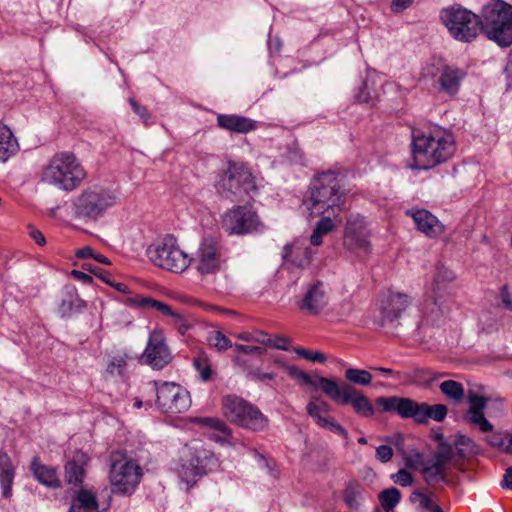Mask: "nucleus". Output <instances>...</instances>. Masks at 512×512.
<instances>
[{
    "label": "nucleus",
    "mask_w": 512,
    "mask_h": 512,
    "mask_svg": "<svg viewBox=\"0 0 512 512\" xmlns=\"http://www.w3.org/2000/svg\"><path fill=\"white\" fill-rule=\"evenodd\" d=\"M250 376L252 380L265 382L268 380H274L276 378V374L273 372H262L260 369H254L250 372Z\"/></svg>",
    "instance_id": "052dcab7"
},
{
    "label": "nucleus",
    "mask_w": 512,
    "mask_h": 512,
    "mask_svg": "<svg viewBox=\"0 0 512 512\" xmlns=\"http://www.w3.org/2000/svg\"><path fill=\"white\" fill-rule=\"evenodd\" d=\"M329 304V294L322 281H314L307 285L303 298L298 304L301 311L309 315H319Z\"/></svg>",
    "instance_id": "a211bd4d"
},
{
    "label": "nucleus",
    "mask_w": 512,
    "mask_h": 512,
    "mask_svg": "<svg viewBox=\"0 0 512 512\" xmlns=\"http://www.w3.org/2000/svg\"><path fill=\"white\" fill-rule=\"evenodd\" d=\"M218 466V459L212 451L204 448L198 441H192L181 449L179 458L172 464V470L182 482L191 487Z\"/></svg>",
    "instance_id": "7ed1b4c3"
},
{
    "label": "nucleus",
    "mask_w": 512,
    "mask_h": 512,
    "mask_svg": "<svg viewBox=\"0 0 512 512\" xmlns=\"http://www.w3.org/2000/svg\"><path fill=\"white\" fill-rule=\"evenodd\" d=\"M216 189L221 195L233 201V197L241 196L242 193L248 194L250 190L255 189V184L251 173L236 164H229L217 182Z\"/></svg>",
    "instance_id": "2eb2a0df"
},
{
    "label": "nucleus",
    "mask_w": 512,
    "mask_h": 512,
    "mask_svg": "<svg viewBox=\"0 0 512 512\" xmlns=\"http://www.w3.org/2000/svg\"><path fill=\"white\" fill-rule=\"evenodd\" d=\"M330 404L321 397H312L306 406L307 414L319 426L328 416L330 412Z\"/></svg>",
    "instance_id": "c9c22d12"
},
{
    "label": "nucleus",
    "mask_w": 512,
    "mask_h": 512,
    "mask_svg": "<svg viewBox=\"0 0 512 512\" xmlns=\"http://www.w3.org/2000/svg\"><path fill=\"white\" fill-rule=\"evenodd\" d=\"M223 226L229 235H245L263 230V224L251 205L228 210L223 216Z\"/></svg>",
    "instance_id": "4468645a"
},
{
    "label": "nucleus",
    "mask_w": 512,
    "mask_h": 512,
    "mask_svg": "<svg viewBox=\"0 0 512 512\" xmlns=\"http://www.w3.org/2000/svg\"><path fill=\"white\" fill-rule=\"evenodd\" d=\"M141 477V467L136 461L122 456L112 459L109 479L114 493L132 494Z\"/></svg>",
    "instance_id": "f8f14e48"
},
{
    "label": "nucleus",
    "mask_w": 512,
    "mask_h": 512,
    "mask_svg": "<svg viewBox=\"0 0 512 512\" xmlns=\"http://www.w3.org/2000/svg\"><path fill=\"white\" fill-rule=\"evenodd\" d=\"M480 30L500 47L512 45V5L492 0L482 9Z\"/></svg>",
    "instance_id": "423d86ee"
},
{
    "label": "nucleus",
    "mask_w": 512,
    "mask_h": 512,
    "mask_svg": "<svg viewBox=\"0 0 512 512\" xmlns=\"http://www.w3.org/2000/svg\"><path fill=\"white\" fill-rule=\"evenodd\" d=\"M405 463L408 468L416 469L418 467L423 468L425 465L423 455L419 452H412L405 457Z\"/></svg>",
    "instance_id": "4d7b16f0"
},
{
    "label": "nucleus",
    "mask_w": 512,
    "mask_h": 512,
    "mask_svg": "<svg viewBox=\"0 0 512 512\" xmlns=\"http://www.w3.org/2000/svg\"><path fill=\"white\" fill-rule=\"evenodd\" d=\"M319 427L326 429L336 435H339L344 440L348 439V431L340 423H338L333 417H327Z\"/></svg>",
    "instance_id": "49530a36"
},
{
    "label": "nucleus",
    "mask_w": 512,
    "mask_h": 512,
    "mask_svg": "<svg viewBox=\"0 0 512 512\" xmlns=\"http://www.w3.org/2000/svg\"><path fill=\"white\" fill-rule=\"evenodd\" d=\"M191 264L201 275L217 273L223 263L224 258L218 242L212 237H204L194 256L190 257Z\"/></svg>",
    "instance_id": "dca6fc26"
},
{
    "label": "nucleus",
    "mask_w": 512,
    "mask_h": 512,
    "mask_svg": "<svg viewBox=\"0 0 512 512\" xmlns=\"http://www.w3.org/2000/svg\"><path fill=\"white\" fill-rule=\"evenodd\" d=\"M466 72L454 66H444L435 81L438 92L455 97L460 89Z\"/></svg>",
    "instance_id": "412c9836"
},
{
    "label": "nucleus",
    "mask_w": 512,
    "mask_h": 512,
    "mask_svg": "<svg viewBox=\"0 0 512 512\" xmlns=\"http://www.w3.org/2000/svg\"><path fill=\"white\" fill-rule=\"evenodd\" d=\"M127 303L131 307H138L143 309L144 311L156 310L163 315L172 317L176 323H182L184 321V317L182 314L173 311L172 307L168 304L153 299L151 297L136 295L134 297H130L127 299Z\"/></svg>",
    "instance_id": "b1692460"
},
{
    "label": "nucleus",
    "mask_w": 512,
    "mask_h": 512,
    "mask_svg": "<svg viewBox=\"0 0 512 512\" xmlns=\"http://www.w3.org/2000/svg\"><path fill=\"white\" fill-rule=\"evenodd\" d=\"M440 391L455 403H460L465 397V390L460 382L454 380L443 381L440 386Z\"/></svg>",
    "instance_id": "58836bf2"
},
{
    "label": "nucleus",
    "mask_w": 512,
    "mask_h": 512,
    "mask_svg": "<svg viewBox=\"0 0 512 512\" xmlns=\"http://www.w3.org/2000/svg\"><path fill=\"white\" fill-rule=\"evenodd\" d=\"M19 149L17 139L10 128L0 124V162H6Z\"/></svg>",
    "instance_id": "473e14b6"
},
{
    "label": "nucleus",
    "mask_w": 512,
    "mask_h": 512,
    "mask_svg": "<svg viewBox=\"0 0 512 512\" xmlns=\"http://www.w3.org/2000/svg\"><path fill=\"white\" fill-rule=\"evenodd\" d=\"M406 214L413 219L416 228L429 238H436L445 232V226L426 209H409Z\"/></svg>",
    "instance_id": "aec40b11"
},
{
    "label": "nucleus",
    "mask_w": 512,
    "mask_h": 512,
    "mask_svg": "<svg viewBox=\"0 0 512 512\" xmlns=\"http://www.w3.org/2000/svg\"><path fill=\"white\" fill-rule=\"evenodd\" d=\"M209 439L217 443H230L232 438L231 429L224 423V427H219L216 431H212L208 434Z\"/></svg>",
    "instance_id": "8fccbe9b"
},
{
    "label": "nucleus",
    "mask_w": 512,
    "mask_h": 512,
    "mask_svg": "<svg viewBox=\"0 0 512 512\" xmlns=\"http://www.w3.org/2000/svg\"><path fill=\"white\" fill-rule=\"evenodd\" d=\"M156 405L163 413H182L191 405L188 391L174 382L154 381Z\"/></svg>",
    "instance_id": "ddd939ff"
},
{
    "label": "nucleus",
    "mask_w": 512,
    "mask_h": 512,
    "mask_svg": "<svg viewBox=\"0 0 512 512\" xmlns=\"http://www.w3.org/2000/svg\"><path fill=\"white\" fill-rule=\"evenodd\" d=\"M316 251L305 246L299 240L292 243H288L283 247L282 258L285 263H291V265L297 268H307L312 262Z\"/></svg>",
    "instance_id": "4be33fe9"
},
{
    "label": "nucleus",
    "mask_w": 512,
    "mask_h": 512,
    "mask_svg": "<svg viewBox=\"0 0 512 512\" xmlns=\"http://www.w3.org/2000/svg\"><path fill=\"white\" fill-rule=\"evenodd\" d=\"M436 453H438L440 456H442L444 458H448V459L452 460L453 447L451 444H449L445 441H440Z\"/></svg>",
    "instance_id": "69168bd1"
},
{
    "label": "nucleus",
    "mask_w": 512,
    "mask_h": 512,
    "mask_svg": "<svg viewBox=\"0 0 512 512\" xmlns=\"http://www.w3.org/2000/svg\"><path fill=\"white\" fill-rule=\"evenodd\" d=\"M393 454V449L389 445H380L376 448V458L382 463L389 462Z\"/></svg>",
    "instance_id": "13d9d810"
},
{
    "label": "nucleus",
    "mask_w": 512,
    "mask_h": 512,
    "mask_svg": "<svg viewBox=\"0 0 512 512\" xmlns=\"http://www.w3.org/2000/svg\"><path fill=\"white\" fill-rule=\"evenodd\" d=\"M500 299L503 306L512 311V290L508 286L504 285L500 290Z\"/></svg>",
    "instance_id": "680f3d73"
},
{
    "label": "nucleus",
    "mask_w": 512,
    "mask_h": 512,
    "mask_svg": "<svg viewBox=\"0 0 512 512\" xmlns=\"http://www.w3.org/2000/svg\"><path fill=\"white\" fill-rule=\"evenodd\" d=\"M84 454L76 455L65 465L66 480L69 484L80 486L84 480Z\"/></svg>",
    "instance_id": "72a5a7b5"
},
{
    "label": "nucleus",
    "mask_w": 512,
    "mask_h": 512,
    "mask_svg": "<svg viewBox=\"0 0 512 512\" xmlns=\"http://www.w3.org/2000/svg\"><path fill=\"white\" fill-rule=\"evenodd\" d=\"M410 304L411 299L407 294L389 292L380 305L383 319L390 322L397 320Z\"/></svg>",
    "instance_id": "5701e85b"
},
{
    "label": "nucleus",
    "mask_w": 512,
    "mask_h": 512,
    "mask_svg": "<svg viewBox=\"0 0 512 512\" xmlns=\"http://www.w3.org/2000/svg\"><path fill=\"white\" fill-rule=\"evenodd\" d=\"M69 512H99L95 495L88 490H80L73 500Z\"/></svg>",
    "instance_id": "f704fd0d"
},
{
    "label": "nucleus",
    "mask_w": 512,
    "mask_h": 512,
    "mask_svg": "<svg viewBox=\"0 0 512 512\" xmlns=\"http://www.w3.org/2000/svg\"><path fill=\"white\" fill-rule=\"evenodd\" d=\"M240 427L254 432L263 431L268 427V418L253 404H250L241 416Z\"/></svg>",
    "instance_id": "7c9ffc66"
},
{
    "label": "nucleus",
    "mask_w": 512,
    "mask_h": 512,
    "mask_svg": "<svg viewBox=\"0 0 512 512\" xmlns=\"http://www.w3.org/2000/svg\"><path fill=\"white\" fill-rule=\"evenodd\" d=\"M210 346L219 351H225L232 347V342L220 331H212L207 338Z\"/></svg>",
    "instance_id": "37998d69"
},
{
    "label": "nucleus",
    "mask_w": 512,
    "mask_h": 512,
    "mask_svg": "<svg viewBox=\"0 0 512 512\" xmlns=\"http://www.w3.org/2000/svg\"><path fill=\"white\" fill-rule=\"evenodd\" d=\"M391 479L395 484H398L402 487H408L413 484L412 474L405 469H400L397 473L392 474Z\"/></svg>",
    "instance_id": "5fc2aeb1"
},
{
    "label": "nucleus",
    "mask_w": 512,
    "mask_h": 512,
    "mask_svg": "<svg viewBox=\"0 0 512 512\" xmlns=\"http://www.w3.org/2000/svg\"><path fill=\"white\" fill-rule=\"evenodd\" d=\"M345 193L340 191L338 174L333 170L317 173L310 184L309 194L303 204L311 214L338 216L344 204Z\"/></svg>",
    "instance_id": "f03ea898"
},
{
    "label": "nucleus",
    "mask_w": 512,
    "mask_h": 512,
    "mask_svg": "<svg viewBox=\"0 0 512 512\" xmlns=\"http://www.w3.org/2000/svg\"><path fill=\"white\" fill-rule=\"evenodd\" d=\"M378 500L385 512H394L400 503L401 492L395 487L384 489L378 494Z\"/></svg>",
    "instance_id": "4c0bfd02"
},
{
    "label": "nucleus",
    "mask_w": 512,
    "mask_h": 512,
    "mask_svg": "<svg viewBox=\"0 0 512 512\" xmlns=\"http://www.w3.org/2000/svg\"><path fill=\"white\" fill-rule=\"evenodd\" d=\"M430 495L416 490L411 494L410 499L412 502L419 501L422 509L432 511L437 504L432 502Z\"/></svg>",
    "instance_id": "3c124183"
},
{
    "label": "nucleus",
    "mask_w": 512,
    "mask_h": 512,
    "mask_svg": "<svg viewBox=\"0 0 512 512\" xmlns=\"http://www.w3.org/2000/svg\"><path fill=\"white\" fill-rule=\"evenodd\" d=\"M126 366V361L123 357H113L107 365L106 374L112 377L122 376Z\"/></svg>",
    "instance_id": "de8ad7c7"
},
{
    "label": "nucleus",
    "mask_w": 512,
    "mask_h": 512,
    "mask_svg": "<svg viewBox=\"0 0 512 512\" xmlns=\"http://www.w3.org/2000/svg\"><path fill=\"white\" fill-rule=\"evenodd\" d=\"M369 231L363 216L350 215L344 230V245L355 253H367L369 251Z\"/></svg>",
    "instance_id": "f3484780"
},
{
    "label": "nucleus",
    "mask_w": 512,
    "mask_h": 512,
    "mask_svg": "<svg viewBox=\"0 0 512 512\" xmlns=\"http://www.w3.org/2000/svg\"><path fill=\"white\" fill-rule=\"evenodd\" d=\"M422 474L425 482L429 486H434L438 482H446V474L434 468L430 464H425L422 468Z\"/></svg>",
    "instance_id": "79ce46f5"
},
{
    "label": "nucleus",
    "mask_w": 512,
    "mask_h": 512,
    "mask_svg": "<svg viewBox=\"0 0 512 512\" xmlns=\"http://www.w3.org/2000/svg\"><path fill=\"white\" fill-rule=\"evenodd\" d=\"M279 350L288 349V339L282 336L270 337V346Z\"/></svg>",
    "instance_id": "338daca9"
},
{
    "label": "nucleus",
    "mask_w": 512,
    "mask_h": 512,
    "mask_svg": "<svg viewBox=\"0 0 512 512\" xmlns=\"http://www.w3.org/2000/svg\"><path fill=\"white\" fill-rule=\"evenodd\" d=\"M342 500L348 509L358 511L364 503L363 485L357 480L346 482L342 492Z\"/></svg>",
    "instance_id": "cd10ccee"
},
{
    "label": "nucleus",
    "mask_w": 512,
    "mask_h": 512,
    "mask_svg": "<svg viewBox=\"0 0 512 512\" xmlns=\"http://www.w3.org/2000/svg\"><path fill=\"white\" fill-rule=\"evenodd\" d=\"M377 404L384 412L396 413L403 419H412L417 424H427L429 420L442 422L448 409L444 404L429 405L426 402H417L411 398L391 396L380 397Z\"/></svg>",
    "instance_id": "39448f33"
},
{
    "label": "nucleus",
    "mask_w": 512,
    "mask_h": 512,
    "mask_svg": "<svg viewBox=\"0 0 512 512\" xmlns=\"http://www.w3.org/2000/svg\"><path fill=\"white\" fill-rule=\"evenodd\" d=\"M318 389L336 403L351 405L355 413L362 417H371L374 414V407L370 400L352 385L347 383L339 385L334 379L324 377L320 380Z\"/></svg>",
    "instance_id": "9d476101"
},
{
    "label": "nucleus",
    "mask_w": 512,
    "mask_h": 512,
    "mask_svg": "<svg viewBox=\"0 0 512 512\" xmlns=\"http://www.w3.org/2000/svg\"><path fill=\"white\" fill-rule=\"evenodd\" d=\"M298 356L318 363H324L326 361V355L320 351H311L304 348H297L295 350Z\"/></svg>",
    "instance_id": "864d4df0"
},
{
    "label": "nucleus",
    "mask_w": 512,
    "mask_h": 512,
    "mask_svg": "<svg viewBox=\"0 0 512 512\" xmlns=\"http://www.w3.org/2000/svg\"><path fill=\"white\" fill-rule=\"evenodd\" d=\"M85 269L91 271L93 274L98 276L100 279H102L105 283L108 285H114V281L111 280L110 274L104 270H102L99 267L92 268L90 265L85 264L83 266Z\"/></svg>",
    "instance_id": "e2e57ef3"
},
{
    "label": "nucleus",
    "mask_w": 512,
    "mask_h": 512,
    "mask_svg": "<svg viewBox=\"0 0 512 512\" xmlns=\"http://www.w3.org/2000/svg\"><path fill=\"white\" fill-rule=\"evenodd\" d=\"M217 126L223 130L238 134H246L257 128L256 121L236 114H218Z\"/></svg>",
    "instance_id": "393cba45"
},
{
    "label": "nucleus",
    "mask_w": 512,
    "mask_h": 512,
    "mask_svg": "<svg viewBox=\"0 0 512 512\" xmlns=\"http://www.w3.org/2000/svg\"><path fill=\"white\" fill-rule=\"evenodd\" d=\"M192 422L207 431V434L224 427V421L216 417H195Z\"/></svg>",
    "instance_id": "c03bdc74"
},
{
    "label": "nucleus",
    "mask_w": 512,
    "mask_h": 512,
    "mask_svg": "<svg viewBox=\"0 0 512 512\" xmlns=\"http://www.w3.org/2000/svg\"><path fill=\"white\" fill-rule=\"evenodd\" d=\"M31 470L41 484L50 488H59L61 486V481L57 476L55 468L43 465L39 457L33 458Z\"/></svg>",
    "instance_id": "c756f323"
},
{
    "label": "nucleus",
    "mask_w": 512,
    "mask_h": 512,
    "mask_svg": "<svg viewBox=\"0 0 512 512\" xmlns=\"http://www.w3.org/2000/svg\"><path fill=\"white\" fill-rule=\"evenodd\" d=\"M482 330L486 333H491L498 329L497 321L489 315H484L481 319Z\"/></svg>",
    "instance_id": "0e129e2a"
},
{
    "label": "nucleus",
    "mask_w": 512,
    "mask_h": 512,
    "mask_svg": "<svg viewBox=\"0 0 512 512\" xmlns=\"http://www.w3.org/2000/svg\"><path fill=\"white\" fill-rule=\"evenodd\" d=\"M251 403L235 395H227L222 399L224 415L232 423L240 425L241 416Z\"/></svg>",
    "instance_id": "bb28decb"
},
{
    "label": "nucleus",
    "mask_w": 512,
    "mask_h": 512,
    "mask_svg": "<svg viewBox=\"0 0 512 512\" xmlns=\"http://www.w3.org/2000/svg\"><path fill=\"white\" fill-rule=\"evenodd\" d=\"M357 102L365 104L367 106H373L376 100L375 92L371 91L366 81L362 82L358 92L355 94Z\"/></svg>",
    "instance_id": "a18cd8bd"
},
{
    "label": "nucleus",
    "mask_w": 512,
    "mask_h": 512,
    "mask_svg": "<svg viewBox=\"0 0 512 512\" xmlns=\"http://www.w3.org/2000/svg\"><path fill=\"white\" fill-rule=\"evenodd\" d=\"M86 306L74 286H65L58 305V313L62 318H70Z\"/></svg>",
    "instance_id": "a878e982"
},
{
    "label": "nucleus",
    "mask_w": 512,
    "mask_h": 512,
    "mask_svg": "<svg viewBox=\"0 0 512 512\" xmlns=\"http://www.w3.org/2000/svg\"><path fill=\"white\" fill-rule=\"evenodd\" d=\"M144 357L146 362L155 369H162L171 361V353L162 331L154 330L150 333Z\"/></svg>",
    "instance_id": "6ab92c4d"
},
{
    "label": "nucleus",
    "mask_w": 512,
    "mask_h": 512,
    "mask_svg": "<svg viewBox=\"0 0 512 512\" xmlns=\"http://www.w3.org/2000/svg\"><path fill=\"white\" fill-rule=\"evenodd\" d=\"M468 401H469V409L468 410H477V411H484V409L487 407L488 398L478 395L475 392H470L468 394Z\"/></svg>",
    "instance_id": "603ef678"
},
{
    "label": "nucleus",
    "mask_w": 512,
    "mask_h": 512,
    "mask_svg": "<svg viewBox=\"0 0 512 512\" xmlns=\"http://www.w3.org/2000/svg\"><path fill=\"white\" fill-rule=\"evenodd\" d=\"M485 441L489 446L497 448L501 452L505 453V449L507 446V433L503 434L501 432H495L491 435H488L485 438Z\"/></svg>",
    "instance_id": "09e8293b"
},
{
    "label": "nucleus",
    "mask_w": 512,
    "mask_h": 512,
    "mask_svg": "<svg viewBox=\"0 0 512 512\" xmlns=\"http://www.w3.org/2000/svg\"><path fill=\"white\" fill-rule=\"evenodd\" d=\"M129 103L133 108V111L140 116L145 124H148L151 114L148 109L144 106H141L134 98L129 99Z\"/></svg>",
    "instance_id": "bf43d9fd"
},
{
    "label": "nucleus",
    "mask_w": 512,
    "mask_h": 512,
    "mask_svg": "<svg viewBox=\"0 0 512 512\" xmlns=\"http://www.w3.org/2000/svg\"><path fill=\"white\" fill-rule=\"evenodd\" d=\"M456 151L454 135L448 129L433 126L413 130L411 169L430 170L452 158Z\"/></svg>",
    "instance_id": "f257e3e1"
},
{
    "label": "nucleus",
    "mask_w": 512,
    "mask_h": 512,
    "mask_svg": "<svg viewBox=\"0 0 512 512\" xmlns=\"http://www.w3.org/2000/svg\"><path fill=\"white\" fill-rule=\"evenodd\" d=\"M441 19L451 36L458 41L470 42L480 31L479 17L462 7L442 10Z\"/></svg>",
    "instance_id": "9b49d317"
},
{
    "label": "nucleus",
    "mask_w": 512,
    "mask_h": 512,
    "mask_svg": "<svg viewBox=\"0 0 512 512\" xmlns=\"http://www.w3.org/2000/svg\"><path fill=\"white\" fill-rule=\"evenodd\" d=\"M117 197L113 191L100 185L84 189L72 202L76 219L91 221L103 216L116 204Z\"/></svg>",
    "instance_id": "0eeeda50"
},
{
    "label": "nucleus",
    "mask_w": 512,
    "mask_h": 512,
    "mask_svg": "<svg viewBox=\"0 0 512 512\" xmlns=\"http://www.w3.org/2000/svg\"><path fill=\"white\" fill-rule=\"evenodd\" d=\"M345 379L355 385L369 386L372 382V374L364 369L348 368L345 370Z\"/></svg>",
    "instance_id": "ea45409f"
},
{
    "label": "nucleus",
    "mask_w": 512,
    "mask_h": 512,
    "mask_svg": "<svg viewBox=\"0 0 512 512\" xmlns=\"http://www.w3.org/2000/svg\"><path fill=\"white\" fill-rule=\"evenodd\" d=\"M147 254L156 266L175 273L185 271L191 264L189 255L179 248L172 235H166L149 246Z\"/></svg>",
    "instance_id": "6e6552de"
},
{
    "label": "nucleus",
    "mask_w": 512,
    "mask_h": 512,
    "mask_svg": "<svg viewBox=\"0 0 512 512\" xmlns=\"http://www.w3.org/2000/svg\"><path fill=\"white\" fill-rule=\"evenodd\" d=\"M336 227L331 215L323 216L315 225L313 232L310 236V244L318 247L323 243V236L332 232Z\"/></svg>",
    "instance_id": "e433bc0d"
},
{
    "label": "nucleus",
    "mask_w": 512,
    "mask_h": 512,
    "mask_svg": "<svg viewBox=\"0 0 512 512\" xmlns=\"http://www.w3.org/2000/svg\"><path fill=\"white\" fill-rule=\"evenodd\" d=\"M15 477V467L9 455L0 450V485L2 496L8 498L12 493V484Z\"/></svg>",
    "instance_id": "c85d7f7f"
},
{
    "label": "nucleus",
    "mask_w": 512,
    "mask_h": 512,
    "mask_svg": "<svg viewBox=\"0 0 512 512\" xmlns=\"http://www.w3.org/2000/svg\"><path fill=\"white\" fill-rule=\"evenodd\" d=\"M275 364L283 368L292 378L297 380L301 385H309L315 389L320 386V380L324 377L320 375H310L294 365H289L282 360L276 359Z\"/></svg>",
    "instance_id": "2f4dec72"
},
{
    "label": "nucleus",
    "mask_w": 512,
    "mask_h": 512,
    "mask_svg": "<svg viewBox=\"0 0 512 512\" xmlns=\"http://www.w3.org/2000/svg\"><path fill=\"white\" fill-rule=\"evenodd\" d=\"M454 279L455 274L450 269L442 265L437 266L430 293L426 300L423 319L418 324V329L434 324L444 314V302L449 295L448 286Z\"/></svg>",
    "instance_id": "1a4fd4ad"
},
{
    "label": "nucleus",
    "mask_w": 512,
    "mask_h": 512,
    "mask_svg": "<svg viewBox=\"0 0 512 512\" xmlns=\"http://www.w3.org/2000/svg\"><path fill=\"white\" fill-rule=\"evenodd\" d=\"M87 174L73 153L55 154L44 166L41 181L62 191H73L81 185Z\"/></svg>",
    "instance_id": "20e7f679"
},
{
    "label": "nucleus",
    "mask_w": 512,
    "mask_h": 512,
    "mask_svg": "<svg viewBox=\"0 0 512 512\" xmlns=\"http://www.w3.org/2000/svg\"><path fill=\"white\" fill-rule=\"evenodd\" d=\"M194 366L199 373L201 380L208 381L211 378L212 370L206 359L197 358L194 360Z\"/></svg>",
    "instance_id": "6e6d98bb"
},
{
    "label": "nucleus",
    "mask_w": 512,
    "mask_h": 512,
    "mask_svg": "<svg viewBox=\"0 0 512 512\" xmlns=\"http://www.w3.org/2000/svg\"><path fill=\"white\" fill-rule=\"evenodd\" d=\"M465 420L472 425H476L482 432H491L493 425L485 418L484 411L468 410Z\"/></svg>",
    "instance_id": "a19ab883"
},
{
    "label": "nucleus",
    "mask_w": 512,
    "mask_h": 512,
    "mask_svg": "<svg viewBox=\"0 0 512 512\" xmlns=\"http://www.w3.org/2000/svg\"><path fill=\"white\" fill-rule=\"evenodd\" d=\"M234 348H235L236 352L244 353V354H255V353L263 352V349L259 346L236 344L234 346Z\"/></svg>",
    "instance_id": "774afa93"
}]
</instances>
